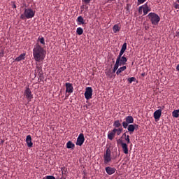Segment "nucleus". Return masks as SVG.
<instances>
[{
	"instance_id": "1",
	"label": "nucleus",
	"mask_w": 179,
	"mask_h": 179,
	"mask_svg": "<svg viewBox=\"0 0 179 179\" xmlns=\"http://www.w3.org/2000/svg\"><path fill=\"white\" fill-rule=\"evenodd\" d=\"M45 54L47 52L44 50V48L41 47L40 44L36 43L33 49V57L36 62H43L45 58Z\"/></svg>"
},
{
	"instance_id": "2",
	"label": "nucleus",
	"mask_w": 179,
	"mask_h": 179,
	"mask_svg": "<svg viewBox=\"0 0 179 179\" xmlns=\"http://www.w3.org/2000/svg\"><path fill=\"white\" fill-rule=\"evenodd\" d=\"M148 17L153 26H157V24H159V22H160V17L155 13H150L148 15Z\"/></svg>"
},
{
	"instance_id": "3",
	"label": "nucleus",
	"mask_w": 179,
	"mask_h": 179,
	"mask_svg": "<svg viewBox=\"0 0 179 179\" xmlns=\"http://www.w3.org/2000/svg\"><path fill=\"white\" fill-rule=\"evenodd\" d=\"M35 76H39L40 80H43L44 79V73H43V67L41 66H38L36 64V69H35Z\"/></svg>"
},
{
	"instance_id": "4",
	"label": "nucleus",
	"mask_w": 179,
	"mask_h": 179,
	"mask_svg": "<svg viewBox=\"0 0 179 179\" xmlns=\"http://www.w3.org/2000/svg\"><path fill=\"white\" fill-rule=\"evenodd\" d=\"M24 15L26 19H31L34 17V15H36V11L33 10L31 8H25L24 11Z\"/></svg>"
},
{
	"instance_id": "5",
	"label": "nucleus",
	"mask_w": 179,
	"mask_h": 179,
	"mask_svg": "<svg viewBox=\"0 0 179 179\" xmlns=\"http://www.w3.org/2000/svg\"><path fill=\"white\" fill-rule=\"evenodd\" d=\"M142 10L143 11V16H146V14L149 13V12H150V10H152V8H150V7H149V6H148V3H146L139 7L138 13H142Z\"/></svg>"
},
{
	"instance_id": "6",
	"label": "nucleus",
	"mask_w": 179,
	"mask_h": 179,
	"mask_svg": "<svg viewBox=\"0 0 179 179\" xmlns=\"http://www.w3.org/2000/svg\"><path fill=\"white\" fill-rule=\"evenodd\" d=\"M129 124H134V117L132 116H127L124 118V121L122 122L123 128H124V129H127Z\"/></svg>"
},
{
	"instance_id": "7",
	"label": "nucleus",
	"mask_w": 179,
	"mask_h": 179,
	"mask_svg": "<svg viewBox=\"0 0 179 179\" xmlns=\"http://www.w3.org/2000/svg\"><path fill=\"white\" fill-rule=\"evenodd\" d=\"M103 162L105 164H107L111 162V150L110 148H107L106 153L103 155Z\"/></svg>"
},
{
	"instance_id": "8",
	"label": "nucleus",
	"mask_w": 179,
	"mask_h": 179,
	"mask_svg": "<svg viewBox=\"0 0 179 179\" xmlns=\"http://www.w3.org/2000/svg\"><path fill=\"white\" fill-rule=\"evenodd\" d=\"M24 96H25L27 100L28 101V103H30V101H31V99H33V94L31 93V90L29 87H27L24 90Z\"/></svg>"
},
{
	"instance_id": "9",
	"label": "nucleus",
	"mask_w": 179,
	"mask_h": 179,
	"mask_svg": "<svg viewBox=\"0 0 179 179\" xmlns=\"http://www.w3.org/2000/svg\"><path fill=\"white\" fill-rule=\"evenodd\" d=\"M93 96V89L91 87H87L85 92V97L86 100H90Z\"/></svg>"
},
{
	"instance_id": "10",
	"label": "nucleus",
	"mask_w": 179,
	"mask_h": 179,
	"mask_svg": "<svg viewBox=\"0 0 179 179\" xmlns=\"http://www.w3.org/2000/svg\"><path fill=\"white\" fill-rule=\"evenodd\" d=\"M83 143H85V135H83V134H80L77 138L76 145L77 146H82Z\"/></svg>"
},
{
	"instance_id": "11",
	"label": "nucleus",
	"mask_w": 179,
	"mask_h": 179,
	"mask_svg": "<svg viewBox=\"0 0 179 179\" xmlns=\"http://www.w3.org/2000/svg\"><path fill=\"white\" fill-rule=\"evenodd\" d=\"M128 132H129L130 135H132L134 132H135V129H138L139 128V125L134 124H128L127 126Z\"/></svg>"
},
{
	"instance_id": "12",
	"label": "nucleus",
	"mask_w": 179,
	"mask_h": 179,
	"mask_svg": "<svg viewBox=\"0 0 179 179\" xmlns=\"http://www.w3.org/2000/svg\"><path fill=\"white\" fill-rule=\"evenodd\" d=\"M126 50H127V43H124L122 46V48L120 50V54L117 56L116 61H118V62L120 61L121 57H122V55H124V52H125Z\"/></svg>"
},
{
	"instance_id": "13",
	"label": "nucleus",
	"mask_w": 179,
	"mask_h": 179,
	"mask_svg": "<svg viewBox=\"0 0 179 179\" xmlns=\"http://www.w3.org/2000/svg\"><path fill=\"white\" fill-rule=\"evenodd\" d=\"M66 93H73V85L71 83H66Z\"/></svg>"
},
{
	"instance_id": "14",
	"label": "nucleus",
	"mask_w": 179,
	"mask_h": 179,
	"mask_svg": "<svg viewBox=\"0 0 179 179\" xmlns=\"http://www.w3.org/2000/svg\"><path fill=\"white\" fill-rule=\"evenodd\" d=\"M107 174H108V176H112V174H114V173H115V171H117V169H115V168H113L111 166H107L105 169Z\"/></svg>"
},
{
	"instance_id": "15",
	"label": "nucleus",
	"mask_w": 179,
	"mask_h": 179,
	"mask_svg": "<svg viewBox=\"0 0 179 179\" xmlns=\"http://www.w3.org/2000/svg\"><path fill=\"white\" fill-rule=\"evenodd\" d=\"M127 61H128V59L125 57V55L123 56H121L120 59H119V65L120 66H122V65H127Z\"/></svg>"
},
{
	"instance_id": "16",
	"label": "nucleus",
	"mask_w": 179,
	"mask_h": 179,
	"mask_svg": "<svg viewBox=\"0 0 179 179\" xmlns=\"http://www.w3.org/2000/svg\"><path fill=\"white\" fill-rule=\"evenodd\" d=\"M26 143L28 148H33V142H31V136L28 135L26 138Z\"/></svg>"
},
{
	"instance_id": "17",
	"label": "nucleus",
	"mask_w": 179,
	"mask_h": 179,
	"mask_svg": "<svg viewBox=\"0 0 179 179\" xmlns=\"http://www.w3.org/2000/svg\"><path fill=\"white\" fill-rule=\"evenodd\" d=\"M162 117V110L158 109L154 113V118L155 120H160Z\"/></svg>"
},
{
	"instance_id": "18",
	"label": "nucleus",
	"mask_w": 179,
	"mask_h": 179,
	"mask_svg": "<svg viewBox=\"0 0 179 179\" xmlns=\"http://www.w3.org/2000/svg\"><path fill=\"white\" fill-rule=\"evenodd\" d=\"M115 138V131H114V129H113L108 134V138L110 141H113Z\"/></svg>"
},
{
	"instance_id": "19",
	"label": "nucleus",
	"mask_w": 179,
	"mask_h": 179,
	"mask_svg": "<svg viewBox=\"0 0 179 179\" xmlns=\"http://www.w3.org/2000/svg\"><path fill=\"white\" fill-rule=\"evenodd\" d=\"M26 58V53L21 54L19 57L15 58V61L17 62H20V61H23Z\"/></svg>"
},
{
	"instance_id": "20",
	"label": "nucleus",
	"mask_w": 179,
	"mask_h": 179,
	"mask_svg": "<svg viewBox=\"0 0 179 179\" xmlns=\"http://www.w3.org/2000/svg\"><path fill=\"white\" fill-rule=\"evenodd\" d=\"M66 148L67 149H71L72 150H73L75 149V145L73 144V143H72V141H69L66 143Z\"/></svg>"
},
{
	"instance_id": "21",
	"label": "nucleus",
	"mask_w": 179,
	"mask_h": 179,
	"mask_svg": "<svg viewBox=\"0 0 179 179\" xmlns=\"http://www.w3.org/2000/svg\"><path fill=\"white\" fill-rule=\"evenodd\" d=\"M122 148L123 150V152L125 155H128V145L127 143H122Z\"/></svg>"
},
{
	"instance_id": "22",
	"label": "nucleus",
	"mask_w": 179,
	"mask_h": 179,
	"mask_svg": "<svg viewBox=\"0 0 179 179\" xmlns=\"http://www.w3.org/2000/svg\"><path fill=\"white\" fill-rule=\"evenodd\" d=\"M76 21L78 22V24H79V25L85 24V20L83 19V17L82 16L78 17Z\"/></svg>"
},
{
	"instance_id": "23",
	"label": "nucleus",
	"mask_w": 179,
	"mask_h": 179,
	"mask_svg": "<svg viewBox=\"0 0 179 179\" xmlns=\"http://www.w3.org/2000/svg\"><path fill=\"white\" fill-rule=\"evenodd\" d=\"M120 66H121L120 65L119 62L117 60H116V62H115V66L113 69V73H115V72H117V69H118V68H120Z\"/></svg>"
},
{
	"instance_id": "24",
	"label": "nucleus",
	"mask_w": 179,
	"mask_h": 179,
	"mask_svg": "<svg viewBox=\"0 0 179 179\" xmlns=\"http://www.w3.org/2000/svg\"><path fill=\"white\" fill-rule=\"evenodd\" d=\"M127 69V66H123L117 69L116 71V75H120V73H122V72H124Z\"/></svg>"
},
{
	"instance_id": "25",
	"label": "nucleus",
	"mask_w": 179,
	"mask_h": 179,
	"mask_svg": "<svg viewBox=\"0 0 179 179\" xmlns=\"http://www.w3.org/2000/svg\"><path fill=\"white\" fill-rule=\"evenodd\" d=\"M113 131H115V134H116L117 136H120L122 133V127H120L118 129L114 128Z\"/></svg>"
},
{
	"instance_id": "26",
	"label": "nucleus",
	"mask_w": 179,
	"mask_h": 179,
	"mask_svg": "<svg viewBox=\"0 0 179 179\" xmlns=\"http://www.w3.org/2000/svg\"><path fill=\"white\" fill-rule=\"evenodd\" d=\"M113 127L115 129L122 128L121 127V122H120V120H115L113 123Z\"/></svg>"
},
{
	"instance_id": "27",
	"label": "nucleus",
	"mask_w": 179,
	"mask_h": 179,
	"mask_svg": "<svg viewBox=\"0 0 179 179\" xmlns=\"http://www.w3.org/2000/svg\"><path fill=\"white\" fill-rule=\"evenodd\" d=\"M121 30V27H119L118 24H115L113 27V31L114 33H118Z\"/></svg>"
},
{
	"instance_id": "28",
	"label": "nucleus",
	"mask_w": 179,
	"mask_h": 179,
	"mask_svg": "<svg viewBox=\"0 0 179 179\" xmlns=\"http://www.w3.org/2000/svg\"><path fill=\"white\" fill-rule=\"evenodd\" d=\"M172 116H173L174 118H178V117H179V109H178V110H174L172 112Z\"/></svg>"
},
{
	"instance_id": "29",
	"label": "nucleus",
	"mask_w": 179,
	"mask_h": 179,
	"mask_svg": "<svg viewBox=\"0 0 179 179\" xmlns=\"http://www.w3.org/2000/svg\"><path fill=\"white\" fill-rule=\"evenodd\" d=\"M38 41L42 44V45H45V40L44 39V37H38Z\"/></svg>"
},
{
	"instance_id": "30",
	"label": "nucleus",
	"mask_w": 179,
	"mask_h": 179,
	"mask_svg": "<svg viewBox=\"0 0 179 179\" xmlns=\"http://www.w3.org/2000/svg\"><path fill=\"white\" fill-rule=\"evenodd\" d=\"M76 33L78 36H82L83 34V29L82 27L77 28Z\"/></svg>"
},
{
	"instance_id": "31",
	"label": "nucleus",
	"mask_w": 179,
	"mask_h": 179,
	"mask_svg": "<svg viewBox=\"0 0 179 179\" xmlns=\"http://www.w3.org/2000/svg\"><path fill=\"white\" fill-rule=\"evenodd\" d=\"M135 80H136V78H135V77L128 78L129 83H132V82H135Z\"/></svg>"
},
{
	"instance_id": "32",
	"label": "nucleus",
	"mask_w": 179,
	"mask_h": 179,
	"mask_svg": "<svg viewBox=\"0 0 179 179\" xmlns=\"http://www.w3.org/2000/svg\"><path fill=\"white\" fill-rule=\"evenodd\" d=\"M127 143H131V140L129 139V135H127L125 138Z\"/></svg>"
},
{
	"instance_id": "33",
	"label": "nucleus",
	"mask_w": 179,
	"mask_h": 179,
	"mask_svg": "<svg viewBox=\"0 0 179 179\" xmlns=\"http://www.w3.org/2000/svg\"><path fill=\"white\" fill-rule=\"evenodd\" d=\"M90 1L92 0H82V2H83V3H85V5H87L90 3Z\"/></svg>"
},
{
	"instance_id": "34",
	"label": "nucleus",
	"mask_w": 179,
	"mask_h": 179,
	"mask_svg": "<svg viewBox=\"0 0 179 179\" xmlns=\"http://www.w3.org/2000/svg\"><path fill=\"white\" fill-rule=\"evenodd\" d=\"M106 76H109V78H113L111 71H108V72H106Z\"/></svg>"
},
{
	"instance_id": "35",
	"label": "nucleus",
	"mask_w": 179,
	"mask_h": 179,
	"mask_svg": "<svg viewBox=\"0 0 179 179\" xmlns=\"http://www.w3.org/2000/svg\"><path fill=\"white\" fill-rule=\"evenodd\" d=\"M117 143H118V145H121L122 146V143H125L122 142V141L121 139L117 140Z\"/></svg>"
},
{
	"instance_id": "36",
	"label": "nucleus",
	"mask_w": 179,
	"mask_h": 179,
	"mask_svg": "<svg viewBox=\"0 0 179 179\" xmlns=\"http://www.w3.org/2000/svg\"><path fill=\"white\" fill-rule=\"evenodd\" d=\"M173 7L175 9H179V4L177 3H173Z\"/></svg>"
},
{
	"instance_id": "37",
	"label": "nucleus",
	"mask_w": 179,
	"mask_h": 179,
	"mask_svg": "<svg viewBox=\"0 0 179 179\" xmlns=\"http://www.w3.org/2000/svg\"><path fill=\"white\" fill-rule=\"evenodd\" d=\"M146 2V0H138V3L141 5L142 3H145Z\"/></svg>"
},
{
	"instance_id": "38",
	"label": "nucleus",
	"mask_w": 179,
	"mask_h": 179,
	"mask_svg": "<svg viewBox=\"0 0 179 179\" xmlns=\"http://www.w3.org/2000/svg\"><path fill=\"white\" fill-rule=\"evenodd\" d=\"M47 179H55V177L54 176H47Z\"/></svg>"
},
{
	"instance_id": "39",
	"label": "nucleus",
	"mask_w": 179,
	"mask_h": 179,
	"mask_svg": "<svg viewBox=\"0 0 179 179\" xmlns=\"http://www.w3.org/2000/svg\"><path fill=\"white\" fill-rule=\"evenodd\" d=\"M26 17V16L24 15V14H22L20 15V19H24Z\"/></svg>"
},
{
	"instance_id": "40",
	"label": "nucleus",
	"mask_w": 179,
	"mask_h": 179,
	"mask_svg": "<svg viewBox=\"0 0 179 179\" xmlns=\"http://www.w3.org/2000/svg\"><path fill=\"white\" fill-rule=\"evenodd\" d=\"M0 57H3V50L0 51Z\"/></svg>"
},
{
	"instance_id": "41",
	"label": "nucleus",
	"mask_w": 179,
	"mask_h": 179,
	"mask_svg": "<svg viewBox=\"0 0 179 179\" xmlns=\"http://www.w3.org/2000/svg\"><path fill=\"white\" fill-rule=\"evenodd\" d=\"M122 138H127V133H124L122 136Z\"/></svg>"
},
{
	"instance_id": "42",
	"label": "nucleus",
	"mask_w": 179,
	"mask_h": 179,
	"mask_svg": "<svg viewBox=\"0 0 179 179\" xmlns=\"http://www.w3.org/2000/svg\"><path fill=\"white\" fill-rule=\"evenodd\" d=\"M176 69H177L178 71H179V64L177 65Z\"/></svg>"
},
{
	"instance_id": "43",
	"label": "nucleus",
	"mask_w": 179,
	"mask_h": 179,
	"mask_svg": "<svg viewBox=\"0 0 179 179\" xmlns=\"http://www.w3.org/2000/svg\"><path fill=\"white\" fill-rule=\"evenodd\" d=\"M81 9H85V6H82Z\"/></svg>"
},
{
	"instance_id": "44",
	"label": "nucleus",
	"mask_w": 179,
	"mask_h": 179,
	"mask_svg": "<svg viewBox=\"0 0 179 179\" xmlns=\"http://www.w3.org/2000/svg\"><path fill=\"white\" fill-rule=\"evenodd\" d=\"M43 179H47V176H46V177H45V178H43Z\"/></svg>"
},
{
	"instance_id": "45",
	"label": "nucleus",
	"mask_w": 179,
	"mask_h": 179,
	"mask_svg": "<svg viewBox=\"0 0 179 179\" xmlns=\"http://www.w3.org/2000/svg\"><path fill=\"white\" fill-rule=\"evenodd\" d=\"M14 8H16V5L14 4Z\"/></svg>"
},
{
	"instance_id": "46",
	"label": "nucleus",
	"mask_w": 179,
	"mask_h": 179,
	"mask_svg": "<svg viewBox=\"0 0 179 179\" xmlns=\"http://www.w3.org/2000/svg\"><path fill=\"white\" fill-rule=\"evenodd\" d=\"M177 2H178V3H179V0H177Z\"/></svg>"
},
{
	"instance_id": "47",
	"label": "nucleus",
	"mask_w": 179,
	"mask_h": 179,
	"mask_svg": "<svg viewBox=\"0 0 179 179\" xmlns=\"http://www.w3.org/2000/svg\"><path fill=\"white\" fill-rule=\"evenodd\" d=\"M86 9H87V7H86Z\"/></svg>"
}]
</instances>
